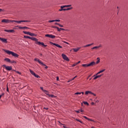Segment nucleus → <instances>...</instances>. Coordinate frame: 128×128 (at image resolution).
Listing matches in <instances>:
<instances>
[{
	"label": "nucleus",
	"instance_id": "22",
	"mask_svg": "<svg viewBox=\"0 0 128 128\" xmlns=\"http://www.w3.org/2000/svg\"><path fill=\"white\" fill-rule=\"evenodd\" d=\"M92 44H94L93 43L91 44H87L86 46H84V48H87L88 46H92Z\"/></svg>",
	"mask_w": 128,
	"mask_h": 128
},
{
	"label": "nucleus",
	"instance_id": "38",
	"mask_svg": "<svg viewBox=\"0 0 128 128\" xmlns=\"http://www.w3.org/2000/svg\"><path fill=\"white\" fill-rule=\"evenodd\" d=\"M76 65H77V64L76 63V64H72V68H74V66H76Z\"/></svg>",
	"mask_w": 128,
	"mask_h": 128
},
{
	"label": "nucleus",
	"instance_id": "52",
	"mask_svg": "<svg viewBox=\"0 0 128 128\" xmlns=\"http://www.w3.org/2000/svg\"><path fill=\"white\" fill-rule=\"evenodd\" d=\"M17 27H18L20 29H22V28H23V27H22V26H18Z\"/></svg>",
	"mask_w": 128,
	"mask_h": 128
},
{
	"label": "nucleus",
	"instance_id": "25",
	"mask_svg": "<svg viewBox=\"0 0 128 128\" xmlns=\"http://www.w3.org/2000/svg\"><path fill=\"white\" fill-rule=\"evenodd\" d=\"M30 36H36V34L30 32Z\"/></svg>",
	"mask_w": 128,
	"mask_h": 128
},
{
	"label": "nucleus",
	"instance_id": "40",
	"mask_svg": "<svg viewBox=\"0 0 128 128\" xmlns=\"http://www.w3.org/2000/svg\"><path fill=\"white\" fill-rule=\"evenodd\" d=\"M60 124L64 126H63L64 128H66V126H65L64 124H62V123H60Z\"/></svg>",
	"mask_w": 128,
	"mask_h": 128
},
{
	"label": "nucleus",
	"instance_id": "24",
	"mask_svg": "<svg viewBox=\"0 0 128 128\" xmlns=\"http://www.w3.org/2000/svg\"><path fill=\"white\" fill-rule=\"evenodd\" d=\"M23 32L25 34H28V35H30V32H26V31H24Z\"/></svg>",
	"mask_w": 128,
	"mask_h": 128
},
{
	"label": "nucleus",
	"instance_id": "3",
	"mask_svg": "<svg viewBox=\"0 0 128 128\" xmlns=\"http://www.w3.org/2000/svg\"><path fill=\"white\" fill-rule=\"evenodd\" d=\"M4 68L6 70H12V67L11 66H6V64L3 65Z\"/></svg>",
	"mask_w": 128,
	"mask_h": 128
},
{
	"label": "nucleus",
	"instance_id": "35",
	"mask_svg": "<svg viewBox=\"0 0 128 128\" xmlns=\"http://www.w3.org/2000/svg\"><path fill=\"white\" fill-rule=\"evenodd\" d=\"M34 76L36 78H38L39 76L35 74L34 75Z\"/></svg>",
	"mask_w": 128,
	"mask_h": 128
},
{
	"label": "nucleus",
	"instance_id": "6",
	"mask_svg": "<svg viewBox=\"0 0 128 128\" xmlns=\"http://www.w3.org/2000/svg\"><path fill=\"white\" fill-rule=\"evenodd\" d=\"M45 36L46 37H48L52 38H55L56 36L52 34H46L45 35Z\"/></svg>",
	"mask_w": 128,
	"mask_h": 128
},
{
	"label": "nucleus",
	"instance_id": "33",
	"mask_svg": "<svg viewBox=\"0 0 128 128\" xmlns=\"http://www.w3.org/2000/svg\"><path fill=\"white\" fill-rule=\"evenodd\" d=\"M84 104L87 106L89 105L88 103L87 102H84Z\"/></svg>",
	"mask_w": 128,
	"mask_h": 128
},
{
	"label": "nucleus",
	"instance_id": "36",
	"mask_svg": "<svg viewBox=\"0 0 128 128\" xmlns=\"http://www.w3.org/2000/svg\"><path fill=\"white\" fill-rule=\"evenodd\" d=\"M49 97H51L52 98H54V96L53 95V94H52V95L50 94V96H49Z\"/></svg>",
	"mask_w": 128,
	"mask_h": 128
},
{
	"label": "nucleus",
	"instance_id": "27",
	"mask_svg": "<svg viewBox=\"0 0 128 128\" xmlns=\"http://www.w3.org/2000/svg\"><path fill=\"white\" fill-rule=\"evenodd\" d=\"M24 38H30V39H31V37L29 36H24Z\"/></svg>",
	"mask_w": 128,
	"mask_h": 128
},
{
	"label": "nucleus",
	"instance_id": "57",
	"mask_svg": "<svg viewBox=\"0 0 128 128\" xmlns=\"http://www.w3.org/2000/svg\"><path fill=\"white\" fill-rule=\"evenodd\" d=\"M56 80H57L58 81V80H59V78H58V76H57V77H56Z\"/></svg>",
	"mask_w": 128,
	"mask_h": 128
},
{
	"label": "nucleus",
	"instance_id": "41",
	"mask_svg": "<svg viewBox=\"0 0 128 128\" xmlns=\"http://www.w3.org/2000/svg\"><path fill=\"white\" fill-rule=\"evenodd\" d=\"M16 22V20H10V22Z\"/></svg>",
	"mask_w": 128,
	"mask_h": 128
},
{
	"label": "nucleus",
	"instance_id": "61",
	"mask_svg": "<svg viewBox=\"0 0 128 128\" xmlns=\"http://www.w3.org/2000/svg\"><path fill=\"white\" fill-rule=\"evenodd\" d=\"M6 91H7L8 92V86H7V90H6Z\"/></svg>",
	"mask_w": 128,
	"mask_h": 128
},
{
	"label": "nucleus",
	"instance_id": "13",
	"mask_svg": "<svg viewBox=\"0 0 128 128\" xmlns=\"http://www.w3.org/2000/svg\"><path fill=\"white\" fill-rule=\"evenodd\" d=\"M65 7L64 6H60V9L59 10V11L61 12V11H66V8H64Z\"/></svg>",
	"mask_w": 128,
	"mask_h": 128
},
{
	"label": "nucleus",
	"instance_id": "14",
	"mask_svg": "<svg viewBox=\"0 0 128 128\" xmlns=\"http://www.w3.org/2000/svg\"><path fill=\"white\" fill-rule=\"evenodd\" d=\"M84 118L85 119L89 120V121H91V122H95L94 120H92V119H90L88 118V117H86V116H84Z\"/></svg>",
	"mask_w": 128,
	"mask_h": 128
},
{
	"label": "nucleus",
	"instance_id": "2",
	"mask_svg": "<svg viewBox=\"0 0 128 128\" xmlns=\"http://www.w3.org/2000/svg\"><path fill=\"white\" fill-rule=\"evenodd\" d=\"M94 64H96V62H92L89 64H82V66L84 68H87L88 66H93Z\"/></svg>",
	"mask_w": 128,
	"mask_h": 128
},
{
	"label": "nucleus",
	"instance_id": "44",
	"mask_svg": "<svg viewBox=\"0 0 128 128\" xmlns=\"http://www.w3.org/2000/svg\"><path fill=\"white\" fill-rule=\"evenodd\" d=\"M40 89L42 90L43 92H44V91L46 90H44V89H43V88H42V87H40Z\"/></svg>",
	"mask_w": 128,
	"mask_h": 128
},
{
	"label": "nucleus",
	"instance_id": "58",
	"mask_svg": "<svg viewBox=\"0 0 128 128\" xmlns=\"http://www.w3.org/2000/svg\"><path fill=\"white\" fill-rule=\"evenodd\" d=\"M80 112H84V110H83L82 109H80Z\"/></svg>",
	"mask_w": 128,
	"mask_h": 128
},
{
	"label": "nucleus",
	"instance_id": "55",
	"mask_svg": "<svg viewBox=\"0 0 128 128\" xmlns=\"http://www.w3.org/2000/svg\"><path fill=\"white\" fill-rule=\"evenodd\" d=\"M44 66H45V68H48V66H47L46 64Z\"/></svg>",
	"mask_w": 128,
	"mask_h": 128
},
{
	"label": "nucleus",
	"instance_id": "51",
	"mask_svg": "<svg viewBox=\"0 0 128 128\" xmlns=\"http://www.w3.org/2000/svg\"><path fill=\"white\" fill-rule=\"evenodd\" d=\"M98 78H100L102 76V74L98 76Z\"/></svg>",
	"mask_w": 128,
	"mask_h": 128
},
{
	"label": "nucleus",
	"instance_id": "18",
	"mask_svg": "<svg viewBox=\"0 0 128 128\" xmlns=\"http://www.w3.org/2000/svg\"><path fill=\"white\" fill-rule=\"evenodd\" d=\"M44 94L47 95L48 96H50V94H49V92L46 90H44Z\"/></svg>",
	"mask_w": 128,
	"mask_h": 128
},
{
	"label": "nucleus",
	"instance_id": "8",
	"mask_svg": "<svg viewBox=\"0 0 128 128\" xmlns=\"http://www.w3.org/2000/svg\"><path fill=\"white\" fill-rule=\"evenodd\" d=\"M86 95H88V94H91L92 95H94V96H96V94H94V93L92 92L91 91H86V93H85Z\"/></svg>",
	"mask_w": 128,
	"mask_h": 128
},
{
	"label": "nucleus",
	"instance_id": "11",
	"mask_svg": "<svg viewBox=\"0 0 128 128\" xmlns=\"http://www.w3.org/2000/svg\"><path fill=\"white\" fill-rule=\"evenodd\" d=\"M30 22V20H20V21L16 20L15 22L20 24V22Z\"/></svg>",
	"mask_w": 128,
	"mask_h": 128
},
{
	"label": "nucleus",
	"instance_id": "26",
	"mask_svg": "<svg viewBox=\"0 0 128 128\" xmlns=\"http://www.w3.org/2000/svg\"><path fill=\"white\" fill-rule=\"evenodd\" d=\"M98 61L96 62V64H99V62H100V58H97Z\"/></svg>",
	"mask_w": 128,
	"mask_h": 128
},
{
	"label": "nucleus",
	"instance_id": "19",
	"mask_svg": "<svg viewBox=\"0 0 128 128\" xmlns=\"http://www.w3.org/2000/svg\"><path fill=\"white\" fill-rule=\"evenodd\" d=\"M104 70H106L105 69H104V70H101L100 72H98L96 74V76H98V74H102V72H104Z\"/></svg>",
	"mask_w": 128,
	"mask_h": 128
},
{
	"label": "nucleus",
	"instance_id": "10",
	"mask_svg": "<svg viewBox=\"0 0 128 128\" xmlns=\"http://www.w3.org/2000/svg\"><path fill=\"white\" fill-rule=\"evenodd\" d=\"M50 44H54V46H57V48H62V46L58 44H56L52 42H50Z\"/></svg>",
	"mask_w": 128,
	"mask_h": 128
},
{
	"label": "nucleus",
	"instance_id": "23",
	"mask_svg": "<svg viewBox=\"0 0 128 128\" xmlns=\"http://www.w3.org/2000/svg\"><path fill=\"white\" fill-rule=\"evenodd\" d=\"M30 74L34 76L35 75V73L31 70H30Z\"/></svg>",
	"mask_w": 128,
	"mask_h": 128
},
{
	"label": "nucleus",
	"instance_id": "56",
	"mask_svg": "<svg viewBox=\"0 0 128 128\" xmlns=\"http://www.w3.org/2000/svg\"><path fill=\"white\" fill-rule=\"evenodd\" d=\"M74 79H75V78H74L72 80H70V81H72V80H74Z\"/></svg>",
	"mask_w": 128,
	"mask_h": 128
},
{
	"label": "nucleus",
	"instance_id": "47",
	"mask_svg": "<svg viewBox=\"0 0 128 128\" xmlns=\"http://www.w3.org/2000/svg\"><path fill=\"white\" fill-rule=\"evenodd\" d=\"M14 32V30H10V32Z\"/></svg>",
	"mask_w": 128,
	"mask_h": 128
},
{
	"label": "nucleus",
	"instance_id": "45",
	"mask_svg": "<svg viewBox=\"0 0 128 128\" xmlns=\"http://www.w3.org/2000/svg\"><path fill=\"white\" fill-rule=\"evenodd\" d=\"M48 22H54V20H49Z\"/></svg>",
	"mask_w": 128,
	"mask_h": 128
},
{
	"label": "nucleus",
	"instance_id": "49",
	"mask_svg": "<svg viewBox=\"0 0 128 128\" xmlns=\"http://www.w3.org/2000/svg\"><path fill=\"white\" fill-rule=\"evenodd\" d=\"M4 31H5V32H10V30H5Z\"/></svg>",
	"mask_w": 128,
	"mask_h": 128
},
{
	"label": "nucleus",
	"instance_id": "15",
	"mask_svg": "<svg viewBox=\"0 0 128 128\" xmlns=\"http://www.w3.org/2000/svg\"><path fill=\"white\" fill-rule=\"evenodd\" d=\"M2 22L10 23V20L6 19H4L2 20Z\"/></svg>",
	"mask_w": 128,
	"mask_h": 128
},
{
	"label": "nucleus",
	"instance_id": "54",
	"mask_svg": "<svg viewBox=\"0 0 128 128\" xmlns=\"http://www.w3.org/2000/svg\"><path fill=\"white\" fill-rule=\"evenodd\" d=\"M58 26H60V27H64V26H62V24H58Z\"/></svg>",
	"mask_w": 128,
	"mask_h": 128
},
{
	"label": "nucleus",
	"instance_id": "21",
	"mask_svg": "<svg viewBox=\"0 0 128 128\" xmlns=\"http://www.w3.org/2000/svg\"><path fill=\"white\" fill-rule=\"evenodd\" d=\"M93 77H94V80H97L98 78H98V76H97V75H94V76Z\"/></svg>",
	"mask_w": 128,
	"mask_h": 128
},
{
	"label": "nucleus",
	"instance_id": "30",
	"mask_svg": "<svg viewBox=\"0 0 128 128\" xmlns=\"http://www.w3.org/2000/svg\"><path fill=\"white\" fill-rule=\"evenodd\" d=\"M76 120L77 122H80V123L82 124H83L82 122L80 120H78V119H76Z\"/></svg>",
	"mask_w": 128,
	"mask_h": 128
},
{
	"label": "nucleus",
	"instance_id": "17",
	"mask_svg": "<svg viewBox=\"0 0 128 128\" xmlns=\"http://www.w3.org/2000/svg\"><path fill=\"white\" fill-rule=\"evenodd\" d=\"M74 52H78V50H80V48H72Z\"/></svg>",
	"mask_w": 128,
	"mask_h": 128
},
{
	"label": "nucleus",
	"instance_id": "42",
	"mask_svg": "<svg viewBox=\"0 0 128 128\" xmlns=\"http://www.w3.org/2000/svg\"><path fill=\"white\" fill-rule=\"evenodd\" d=\"M16 72L18 74H21V73L20 72H19L18 71H16Z\"/></svg>",
	"mask_w": 128,
	"mask_h": 128
},
{
	"label": "nucleus",
	"instance_id": "60",
	"mask_svg": "<svg viewBox=\"0 0 128 128\" xmlns=\"http://www.w3.org/2000/svg\"><path fill=\"white\" fill-rule=\"evenodd\" d=\"M80 61H79V62H78L77 63H76V64H80Z\"/></svg>",
	"mask_w": 128,
	"mask_h": 128
},
{
	"label": "nucleus",
	"instance_id": "59",
	"mask_svg": "<svg viewBox=\"0 0 128 128\" xmlns=\"http://www.w3.org/2000/svg\"><path fill=\"white\" fill-rule=\"evenodd\" d=\"M2 11H4V10H2V9H1V8H0V12H2Z\"/></svg>",
	"mask_w": 128,
	"mask_h": 128
},
{
	"label": "nucleus",
	"instance_id": "64",
	"mask_svg": "<svg viewBox=\"0 0 128 128\" xmlns=\"http://www.w3.org/2000/svg\"><path fill=\"white\" fill-rule=\"evenodd\" d=\"M80 93H82V94H84V92H80Z\"/></svg>",
	"mask_w": 128,
	"mask_h": 128
},
{
	"label": "nucleus",
	"instance_id": "63",
	"mask_svg": "<svg viewBox=\"0 0 128 128\" xmlns=\"http://www.w3.org/2000/svg\"><path fill=\"white\" fill-rule=\"evenodd\" d=\"M72 82V80H69L68 82L69 83V82Z\"/></svg>",
	"mask_w": 128,
	"mask_h": 128
},
{
	"label": "nucleus",
	"instance_id": "46",
	"mask_svg": "<svg viewBox=\"0 0 128 128\" xmlns=\"http://www.w3.org/2000/svg\"><path fill=\"white\" fill-rule=\"evenodd\" d=\"M54 22H60V20H54Z\"/></svg>",
	"mask_w": 128,
	"mask_h": 128
},
{
	"label": "nucleus",
	"instance_id": "31",
	"mask_svg": "<svg viewBox=\"0 0 128 128\" xmlns=\"http://www.w3.org/2000/svg\"><path fill=\"white\" fill-rule=\"evenodd\" d=\"M72 8H73L72 7L68 8H66V10H72Z\"/></svg>",
	"mask_w": 128,
	"mask_h": 128
},
{
	"label": "nucleus",
	"instance_id": "1",
	"mask_svg": "<svg viewBox=\"0 0 128 128\" xmlns=\"http://www.w3.org/2000/svg\"><path fill=\"white\" fill-rule=\"evenodd\" d=\"M5 52L8 54H12L13 56H14L15 58H18V55L16 54V53H14L12 51L8 50H4Z\"/></svg>",
	"mask_w": 128,
	"mask_h": 128
},
{
	"label": "nucleus",
	"instance_id": "62",
	"mask_svg": "<svg viewBox=\"0 0 128 128\" xmlns=\"http://www.w3.org/2000/svg\"><path fill=\"white\" fill-rule=\"evenodd\" d=\"M55 24H56V25H58V24H58V23L56 22V23Z\"/></svg>",
	"mask_w": 128,
	"mask_h": 128
},
{
	"label": "nucleus",
	"instance_id": "53",
	"mask_svg": "<svg viewBox=\"0 0 128 128\" xmlns=\"http://www.w3.org/2000/svg\"><path fill=\"white\" fill-rule=\"evenodd\" d=\"M102 46L100 44L99 46H98V48H102Z\"/></svg>",
	"mask_w": 128,
	"mask_h": 128
},
{
	"label": "nucleus",
	"instance_id": "29",
	"mask_svg": "<svg viewBox=\"0 0 128 128\" xmlns=\"http://www.w3.org/2000/svg\"><path fill=\"white\" fill-rule=\"evenodd\" d=\"M65 8H68V7H71L72 5L71 4H69V5H65L64 6Z\"/></svg>",
	"mask_w": 128,
	"mask_h": 128
},
{
	"label": "nucleus",
	"instance_id": "16",
	"mask_svg": "<svg viewBox=\"0 0 128 128\" xmlns=\"http://www.w3.org/2000/svg\"><path fill=\"white\" fill-rule=\"evenodd\" d=\"M30 39L32 40H34V42H38V40L37 38H34V37H31Z\"/></svg>",
	"mask_w": 128,
	"mask_h": 128
},
{
	"label": "nucleus",
	"instance_id": "37",
	"mask_svg": "<svg viewBox=\"0 0 128 128\" xmlns=\"http://www.w3.org/2000/svg\"><path fill=\"white\" fill-rule=\"evenodd\" d=\"M4 95V93L2 94H0V99L2 98V97Z\"/></svg>",
	"mask_w": 128,
	"mask_h": 128
},
{
	"label": "nucleus",
	"instance_id": "7",
	"mask_svg": "<svg viewBox=\"0 0 128 128\" xmlns=\"http://www.w3.org/2000/svg\"><path fill=\"white\" fill-rule=\"evenodd\" d=\"M36 44H38L39 46H40L41 44L42 46H44L45 48L47 46V45H45L44 43L41 42H36Z\"/></svg>",
	"mask_w": 128,
	"mask_h": 128
},
{
	"label": "nucleus",
	"instance_id": "12",
	"mask_svg": "<svg viewBox=\"0 0 128 128\" xmlns=\"http://www.w3.org/2000/svg\"><path fill=\"white\" fill-rule=\"evenodd\" d=\"M54 28H57V29H58V32H60L61 30H65V29L62 28H58V26H54Z\"/></svg>",
	"mask_w": 128,
	"mask_h": 128
},
{
	"label": "nucleus",
	"instance_id": "5",
	"mask_svg": "<svg viewBox=\"0 0 128 128\" xmlns=\"http://www.w3.org/2000/svg\"><path fill=\"white\" fill-rule=\"evenodd\" d=\"M34 60H35L36 62H38L40 64H41L42 66H46L45 64H44L42 61H40V60H38L37 58H35L34 59Z\"/></svg>",
	"mask_w": 128,
	"mask_h": 128
},
{
	"label": "nucleus",
	"instance_id": "9",
	"mask_svg": "<svg viewBox=\"0 0 128 128\" xmlns=\"http://www.w3.org/2000/svg\"><path fill=\"white\" fill-rule=\"evenodd\" d=\"M0 40H1L2 42H4V44H7L8 42L7 40L3 38H0Z\"/></svg>",
	"mask_w": 128,
	"mask_h": 128
},
{
	"label": "nucleus",
	"instance_id": "39",
	"mask_svg": "<svg viewBox=\"0 0 128 128\" xmlns=\"http://www.w3.org/2000/svg\"><path fill=\"white\" fill-rule=\"evenodd\" d=\"M63 42H64V44H69V43L66 41H64Z\"/></svg>",
	"mask_w": 128,
	"mask_h": 128
},
{
	"label": "nucleus",
	"instance_id": "48",
	"mask_svg": "<svg viewBox=\"0 0 128 128\" xmlns=\"http://www.w3.org/2000/svg\"><path fill=\"white\" fill-rule=\"evenodd\" d=\"M75 112H76V113L78 114V113H80V110H76Z\"/></svg>",
	"mask_w": 128,
	"mask_h": 128
},
{
	"label": "nucleus",
	"instance_id": "32",
	"mask_svg": "<svg viewBox=\"0 0 128 128\" xmlns=\"http://www.w3.org/2000/svg\"><path fill=\"white\" fill-rule=\"evenodd\" d=\"M10 64H16V62L14 60H12V61L10 60Z\"/></svg>",
	"mask_w": 128,
	"mask_h": 128
},
{
	"label": "nucleus",
	"instance_id": "50",
	"mask_svg": "<svg viewBox=\"0 0 128 128\" xmlns=\"http://www.w3.org/2000/svg\"><path fill=\"white\" fill-rule=\"evenodd\" d=\"M23 28H28V29H30L29 28L26 27V26H24V27H23Z\"/></svg>",
	"mask_w": 128,
	"mask_h": 128
},
{
	"label": "nucleus",
	"instance_id": "34",
	"mask_svg": "<svg viewBox=\"0 0 128 128\" xmlns=\"http://www.w3.org/2000/svg\"><path fill=\"white\" fill-rule=\"evenodd\" d=\"M98 46H94L92 48V50H95L96 48H98Z\"/></svg>",
	"mask_w": 128,
	"mask_h": 128
},
{
	"label": "nucleus",
	"instance_id": "43",
	"mask_svg": "<svg viewBox=\"0 0 128 128\" xmlns=\"http://www.w3.org/2000/svg\"><path fill=\"white\" fill-rule=\"evenodd\" d=\"M44 109L46 110H48V108L44 107Z\"/></svg>",
	"mask_w": 128,
	"mask_h": 128
},
{
	"label": "nucleus",
	"instance_id": "20",
	"mask_svg": "<svg viewBox=\"0 0 128 128\" xmlns=\"http://www.w3.org/2000/svg\"><path fill=\"white\" fill-rule=\"evenodd\" d=\"M4 60H5L6 62H10V60L9 59V58H6L4 59Z\"/></svg>",
	"mask_w": 128,
	"mask_h": 128
},
{
	"label": "nucleus",
	"instance_id": "28",
	"mask_svg": "<svg viewBox=\"0 0 128 128\" xmlns=\"http://www.w3.org/2000/svg\"><path fill=\"white\" fill-rule=\"evenodd\" d=\"M82 94V92H78L75 93L74 95H80Z\"/></svg>",
	"mask_w": 128,
	"mask_h": 128
},
{
	"label": "nucleus",
	"instance_id": "4",
	"mask_svg": "<svg viewBox=\"0 0 128 128\" xmlns=\"http://www.w3.org/2000/svg\"><path fill=\"white\" fill-rule=\"evenodd\" d=\"M62 57L63 58L64 60H66L67 62H69L70 60L66 54H62Z\"/></svg>",
	"mask_w": 128,
	"mask_h": 128
}]
</instances>
